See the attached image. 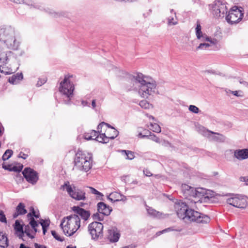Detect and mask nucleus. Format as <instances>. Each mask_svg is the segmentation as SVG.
Segmentation results:
<instances>
[{
    "mask_svg": "<svg viewBox=\"0 0 248 248\" xmlns=\"http://www.w3.org/2000/svg\"><path fill=\"white\" fill-rule=\"evenodd\" d=\"M131 80L134 85L129 90L137 91L142 98L148 99L157 92L156 82L149 76L138 73L132 77Z\"/></svg>",
    "mask_w": 248,
    "mask_h": 248,
    "instance_id": "obj_1",
    "label": "nucleus"
},
{
    "mask_svg": "<svg viewBox=\"0 0 248 248\" xmlns=\"http://www.w3.org/2000/svg\"><path fill=\"white\" fill-rule=\"evenodd\" d=\"M0 41L9 49L17 50L20 43L16 38V31L11 26L3 25L0 27Z\"/></svg>",
    "mask_w": 248,
    "mask_h": 248,
    "instance_id": "obj_2",
    "label": "nucleus"
},
{
    "mask_svg": "<svg viewBox=\"0 0 248 248\" xmlns=\"http://www.w3.org/2000/svg\"><path fill=\"white\" fill-rule=\"evenodd\" d=\"M80 224L78 215L73 214L63 218L60 226L66 235L71 236L79 229Z\"/></svg>",
    "mask_w": 248,
    "mask_h": 248,
    "instance_id": "obj_3",
    "label": "nucleus"
},
{
    "mask_svg": "<svg viewBox=\"0 0 248 248\" xmlns=\"http://www.w3.org/2000/svg\"><path fill=\"white\" fill-rule=\"evenodd\" d=\"M74 162L76 170L87 172L92 167V155L88 153L78 150L76 154Z\"/></svg>",
    "mask_w": 248,
    "mask_h": 248,
    "instance_id": "obj_4",
    "label": "nucleus"
},
{
    "mask_svg": "<svg viewBox=\"0 0 248 248\" xmlns=\"http://www.w3.org/2000/svg\"><path fill=\"white\" fill-rule=\"evenodd\" d=\"M61 187L62 188H66L67 193L72 199L76 201L86 200L85 191L74 185H70L68 181L65 182Z\"/></svg>",
    "mask_w": 248,
    "mask_h": 248,
    "instance_id": "obj_5",
    "label": "nucleus"
},
{
    "mask_svg": "<svg viewBox=\"0 0 248 248\" xmlns=\"http://www.w3.org/2000/svg\"><path fill=\"white\" fill-rule=\"evenodd\" d=\"M181 190L184 196L186 199L190 197L196 199L197 197H205L206 195V189L201 187L195 188L186 184L182 185Z\"/></svg>",
    "mask_w": 248,
    "mask_h": 248,
    "instance_id": "obj_6",
    "label": "nucleus"
},
{
    "mask_svg": "<svg viewBox=\"0 0 248 248\" xmlns=\"http://www.w3.org/2000/svg\"><path fill=\"white\" fill-rule=\"evenodd\" d=\"M73 78V75L65 76L63 81L60 83L59 88L60 92L66 96L68 99V102L73 95L74 86L70 78Z\"/></svg>",
    "mask_w": 248,
    "mask_h": 248,
    "instance_id": "obj_7",
    "label": "nucleus"
},
{
    "mask_svg": "<svg viewBox=\"0 0 248 248\" xmlns=\"http://www.w3.org/2000/svg\"><path fill=\"white\" fill-rule=\"evenodd\" d=\"M185 221H194L199 223H207L210 222V217L206 215L195 211L194 209L188 210L186 216Z\"/></svg>",
    "mask_w": 248,
    "mask_h": 248,
    "instance_id": "obj_8",
    "label": "nucleus"
},
{
    "mask_svg": "<svg viewBox=\"0 0 248 248\" xmlns=\"http://www.w3.org/2000/svg\"><path fill=\"white\" fill-rule=\"evenodd\" d=\"M209 7L213 16L216 17H223L227 13L225 4L221 0H215L209 5Z\"/></svg>",
    "mask_w": 248,
    "mask_h": 248,
    "instance_id": "obj_9",
    "label": "nucleus"
},
{
    "mask_svg": "<svg viewBox=\"0 0 248 248\" xmlns=\"http://www.w3.org/2000/svg\"><path fill=\"white\" fill-rule=\"evenodd\" d=\"M88 229L93 239H97L103 236V225L100 222H93L89 225Z\"/></svg>",
    "mask_w": 248,
    "mask_h": 248,
    "instance_id": "obj_10",
    "label": "nucleus"
},
{
    "mask_svg": "<svg viewBox=\"0 0 248 248\" xmlns=\"http://www.w3.org/2000/svg\"><path fill=\"white\" fill-rule=\"evenodd\" d=\"M243 14L236 7H233L226 16V20L230 24L238 23L242 19Z\"/></svg>",
    "mask_w": 248,
    "mask_h": 248,
    "instance_id": "obj_11",
    "label": "nucleus"
},
{
    "mask_svg": "<svg viewBox=\"0 0 248 248\" xmlns=\"http://www.w3.org/2000/svg\"><path fill=\"white\" fill-rule=\"evenodd\" d=\"M97 210L98 213L94 214L93 218L94 219L101 221L103 219L104 215L108 216L110 214L112 208L105 203L99 202L97 203Z\"/></svg>",
    "mask_w": 248,
    "mask_h": 248,
    "instance_id": "obj_12",
    "label": "nucleus"
},
{
    "mask_svg": "<svg viewBox=\"0 0 248 248\" xmlns=\"http://www.w3.org/2000/svg\"><path fill=\"white\" fill-rule=\"evenodd\" d=\"M227 202L235 207L239 208H245L247 205L246 197L243 195H237L228 198Z\"/></svg>",
    "mask_w": 248,
    "mask_h": 248,
    "instance_id": "obj_13",
    "label": "nucleus"
},
{
    "mask_svg": "<svg viewBox=\"0 0 248 248\" xmlns=\"http://www.w3.org/2000/svg\"><path fill=\"white\" fill-rule=\"evenodd\" d=\"M113 134H110L109 133L107 134L105 132H98L99 133V135H97L96 137H95V139L96 141L101 142V143H107L109 142V139H114L116 138L119 132L117 129H110ZM100 131V129L99 130Z\"/></svg>",
    "mask_w": 248,
    "mask_h": 248,
    "instance_id": "obj_14",
    "label": "nucleus"
},
{
    "mask_svg": "<svg viewBox=\"0 0 248 248\" xmlns=\"http://www.w3.org/2000/svg\"><path fill=\"white\" fill-rule=\"evenodd\" d=\"M22 174L26 181L32 185H35L38 180V173L30 168H26Z\"/></svg>",
    "mask_w": 248,
    "mask_h": 248,
    "instance_id": "obj_15",
    "label": "nucleus"
},
{
    "mask_svg": "<svg viewBox=\"0 0 248 248\" xmlns=\"http://www.w3.org/2000/svg\"><path fill=\"white\" fill-rule=\"evenodd\" d=\"M188 207L185 202L181 201L176 202L174 204V209L178 217L181 219H186V216L188 212Z\"/></svg>",
    "mask_w": 248,
    "mask_h": 248,
    "instance_id": "obj_16",
    "label": "nucleus"
},
{
    "mask_svg": "<svg viewBox=\"0 0 248 248\" xmlns=\"http://www.w3.org/2000/svg\"><path fill=\"white\" fill-rule=\"evenodd\" d=\"M73 211L84 220V221H87L90 217V212L89 211L85 210V209L79 207V206H73L72 207Z\"/></svg>",
    "mask_w": 248,
    "mask_h": 248,
    "instance_id": "obj_17",
    "label": "nucleus"
},
{
    "mask_svg": "<svg viewBox=\"0 0 248 248\" xmlns=\"http://www.w3.org/2000/svg\"><path fill=\"white\" fill-rule=\"evenodd\" d=\"M208 199V196L205 195V197H197L195 200L188 199L186 202H185L186 207H188V210L194 209L196 208V204L198 203H202L205 199Z\"/></svg>",
    "mask_w": 248,
    "mask_h": 248,
    "instance_id": "obj_18",
    "label": "nucleus"
},
{
    "mask_svg": "<svg viewBox=\"0 0 248 248\" xmlns=\"http://www.w3.org/2000/svg\"><path fill=\"white\" fill-rule=\"evenodd\" d=\"M108 233V238L110 242H116L119 240L120 234L116 228L109 229Z\"/></svg>",
    "mask_w": 248,
    "mask_h": 248,
    "instance_id": "obj_19",
    "label": "nucleus"
},
{
    "mask_svg": "<svg viewBox=\"0 0 248 248\" xmlns=\"http://www.w3.org/2000/svg\"><path fill=\"white\" fill-rule=\"evenodd\" d=\"M234 156L239 160L248 158V149L236 150L234 152Z\"/></svg>",
    "mask_w": 248,
    "mask_h": 248,
    "instance_id": "obj_20",
    "label": "nucleus"
},
{
    "mask_svg": "<svg viewBox=\"0 0 248 248\" xmlns=\"http://www.w3.org/2000/svg\"><path fill=\"white\" fill-rule=\"evenodd\" d=\"M27 212L25 205L23 203L20 202L16 207V212L13 214V216L15 218L19 215H25Z\"/></svg>",
    "mask_w": 248,
    "mask_h": 248,
    "instance_id": "obj_21",
    "label": "nucleus"
},
{
    "mask_svg": "<svg viewBox=\"0 0 248 248\" xmlns=\"http://www.w3.org/2000/svg\"><path fill=\"white\" fill-rule=\"evenodd\" d=\"M116 129L114 127L111 126L108 124H107L105 122H101L97 126V130L99 132V130L100 129V132H105L107 134L109 133V132H112V131L110 129Z\"/></svg>",
    "mask_w": 248,
    "mask_h": 248,
    "instance_id": "obj_22",
    "label": "nucleus"
},
{
    "mask_svg": "<svg viewBox=\"0 0 248 248\" xmlns=\"http://www.w3.org/2000/svg\"><path fill=\"white\" fill-rule=\"evenodd\" d=\"M14 229L17 232L19 233V234L18 235V237L23 240V236H24V228L23 225L20 223L19 220H16L14 225Z\"/></svg>",
    "mask_w": 248,
    "mask_h": 248,
    "instance_id": "obj_23",
    "label": "nucleus"
},
{
    "mask_svg": "<svg viewBox=\"0 0 248 248\" xmlns=\"http://www.w3.org/2000/svg\"><path fill=\"white\" fill-rule=\"evenodd\" d=\"M22 73H17L9 78L8 81L12 84H16L23 79Z\"/></svg>",
    "mask_w": 248,
    "mask_h": 248,
    "instance_id": "obj_24",
    "label": "nucleus"
},
{
    "mask_svg": "<svg viewBox=\"0 0 248 248\" xmlns=\"http://www.w3.org/2000/svg\"><path fill=\"white\" fill-rule=\"evenodd\" d=\"M197 38L201 42H208L210 43L212 45H216L217 43V41L216 39L212 38L211 37L208 36L205 33L201 35L200 37Z\"/></svg>",
    "mask_w": 248,
    "mask_h": 248,
    "instance_id": "obj_25",
    "label": "nucleus"
},
{
    "mask_svg": "<svg viewBox=\"0 0 248 248\" xmlns=\"http://www.w3.org/2000/svg\"><path fill=\"white\" fill-rule=\"evenodd\" d=\"M7 54L0 49V71L1 73H3V70L1 69L3 66L7 63Z\"/></svg>",
    "mask_w": 248,
    "mask_h": 248,
    "instance_id": "obj_26",
    "label": "nucleus"
},
{
    "mask_svg": "<svg viewBox=\"0 0 248 248\" xmlns=\"http://www.w3.org/2000/svg\"><path fill=\"white\" fill-rule=\"evenodd\" d=\"M146 209L147 210L148 214L150 216L155 217H161L162 213H161L160 212L156 211L155 209L150 207H147Z\"/></svg>",
    "mask_w": 248,
    "mask_h": 248,
    "instance_id": "obj_27",
    "label": "nucleus"
},
{
    "mask_svg": "<svg viewBox=\"0 0 248 248\" xmlns=\"http://www.w3.org/2000/svg\"><path fill=\"white\" fill-rule=\"evenodd\" d=\"M139 105L141 108L144 109H150L153 108L152 104H150L146 100H143L140 102Z\"/></svg>",
    "mask_w": 248,
    "mask_h": 248,
    "instance_id": "obj_28",
    "label": "nucleus"
},
{
    "mask_svg": "<svg viewBox=\"0 0 248 248\" xmlns=\"http://www.w3.org/2000/svg\"><path fill=\"white\" fill-rule=\"evenodd\" d=\"M119 196H121L119 194V193L115 192L110 193L108 197V198L111 202H115L121 200L120 199H119Z\"/></svg>",
    "mask_w": 248,
    "mask_h": 248,
    "instance_id": "obj_29",
    "label": "nucleus"
},
{
    "mask_svg": "<svg viewBox=\"0 0 248 248\" xmlns=\"http://www.w3.org/2000/svg\"><path fill=\"white\" fill-rule=\"evenodd\" d=\"M0 243L3 245L2 246H5V248L8 246V238L2 232H0Z\"/></svg>",
    "mask_w": 248,
    "mask_h": 248,
    "instance_id": "obj_30",
    "label": "nucleus"
},
{
    "mask_svg": "<svg viewBox=\"0 0 248 248\" xmlns=\"http://www.w3.org/2000/svg\"><path fill=\"white\" fill-rule=\"evenodd\" d=\"M174 15L173 16H169L167 18L168 24L169 26L176 25L178 24L176 14L174 13Z\"/></svg>",
    "mask_w": 248,
    "mask_h": 248,
    "instance_id": "obj_31",
    "label": "nucleus"
},
{
    "mask_svg": "<svg viewBox=\"0 0 248 248\" xmlns=\"http://www.w3.org/2000/svg\"><path fill=\"white\" fill-rule=\"evenodd\" d=\"M151 129L154 132L160 133L161 129L160 126L156 123H150Z\"/></svg>",
    "mask_w": 248,
    "mask_h": 248,
    "instance_id": "obj_32",
    "label": "nucleus"
},
{
    "mask_svg": "<svg viewBox=\"0 0 248 248\" xmlns=\"http://www.w3.org/2000/svg\"><path fill=\"white\" fill-rule=\"evenodd\" d=\"M195 33L197 38L200 37L201 35L204 34L202 31V27L198 22L197 23V26L195 28Z\"/></svg>",
    "mask_w": 248,
    "mask_h": 248,
    "instance_id": "obj_33",
    "label": "nucleus"
},
{
    "mask_svg": "<svg viewBox=\"0 0 248 248\" xmlns=\"http://www.w3.org/2000/svg\"><path fill=\"white\" fill-rule=\"evenodd\" d=\"M122 153H124L126 155V159L132 160L135 157L134 154L133 152L128 150H122Z\"/></svg>",
    "mask_w": 248,
    "mask_h": 248,
    "instance_id": "obj_34",
    "label": "nucleus"
},
{
    "mask_svg": "<svg viewBox=\"0 0 248 248\" xmlns=\"http://www.w3.org/2000/svg\"><path fill=\"white\" fill-rule=\"evenodd\" d=\"M13 151L12 150H7L2 155V160L5 161L8 159L12 155Z\"/></svg>",
    "mask_w": 248,
    "mask_h": 248,
    "instance_id": "obj_35",
    "label": "nucleus"
},
{
    "mask_svg": "<svg viewBox=\"0 0 248 248\" xmlns=\"http://www.w3.org/2000/svg\"><path fill=\"white\" fill-rule=\"evenodd\" d=\"M49 13L54 17L66 16H67V14L65 12L57 13L53 11L52 12H49Z\"/></svg>",
    "mask_w": 248,
    "mask_h": 248,
    "instance_id": "obj_36",
    "label": "nucleus"
},
{
    "mask_svg": "<svg viewBox=\"0 0 248 248\" xmlns=\"http://www.w3.org/2000/svg\"><path fill=\"white\" fill-rule=\"evenodd\" d=\"M30 224L31 228L33 229L34 233L37 232L36 227L38 226L37 222L33 217H32L30 221Z\"/></svg>",
    "mask_w": 248,
    "mask_h": 248,
    "instance_id": "obj_37",
    "label": "nucleus"
},
{
    "mask_svg": "<svg viewBox=\"0 0 248 248\" xmlns=\"http://www.w3.org/2000/svg\"><path fill=\"white\" fill-rule=\"evenodd\" d=\"M24 233H26L28 237L31 239L34 238V236L31 235L30 233V227L29 225L25 226L24 230Z\"/></svg>",
    "mask_w": 248,
    "mask_h": 248,
    "instance_id": "obj_38",
    "label": "nucleus"
},
{
    "mask_svg": "<svg viewBox=\"0 0 248 248\" xmlns=\"http://www.w3.org/2000/svg\"><path fill=\"white\" fill-rule=\"evenodd\" d=\"M212 45V44L208 43H201L199 46L197 47V49H205L207 47H209V46H211Z\"/></svg>",
    "mask_w": 248,
    "mask_h": 248,
    "instance_id": "obj_39",
    "label": "nucleus"
},
{
    "mask_svg": "<svg viewBox=\"0 0 248 248\" xmlns=\"http://www.w3.org/2000/svg\"><path fill=\"white\" fill-rule=\"evenodd\" d=\"M188 109L190 111L196 114L198 113L200 111L199 108L197 107L192 105L189 106Z\"/></svg>",
    "mask_w": 248,
    "mask_h": 248,
    "instance_id": "obj_40",
    "label": "nucleus"
},
{
    "mask_svg": "<svg viewBox=\"0 0 248 248\" xmlns=\"http://www.w3.org/2000/svg\"><path fill=\"white\" fill-rule=\"evenodd\" d=\"M90 188L91 189V192L92 194L96 195L97 198H100V197H103V194L101 193V192H99L98 191H97L95 188L92 187H90Z\"/></svg>",
    "mask_w": 248,
    "mask_h": 248,
    "instance_id": "obj_41",
    "label": "nucleus"
},
{
    "mask_svg": "<svg viewBox=\"0 0 248 248\" xmlns=\"http://www.w3.org/2000/svg\"><path fill=\"white\" fill-rule=\"evenodd\" d=\"M0 222L7 223V219L3 211L0 210Z\"/></svg>",
    "mask_w": 248,
    "mask_h": 248,
    "instance_id": "obj_42",
    "label": "nucleus"
},
{
    "mask_svg": "<svg viewBox=\"0 0 248 248\" xmlns=\"http://www.w3.org/2000/svg\"><path fill=\"white\" fill-rule=\"evenodd\" d=\"M51 234L57 240L60 242H62L63 241L64 239L59 236L55 231H51Z\"/></svg>",
    "mask_w": 248,
    "mask_h": 248,
    "instance_id": "obj_43",
    "label": "nucleus"
},
{
    "mask_svg": "<svg viewBox=\"0 0 248 248\" xmlns=\"http://www.w3.org/2000/svg\"><path fill=\"white\" fill-rule=\"evenodd\" d=\"M10 1L14 2L16 3H25L26 4L29 5L31 3V0H10Z\"/></svg>",
    "mask_w": 248,
    "mask_h": 248,
    "instance_id": "obj_44",
    "label": "nucleus"
},
{
    "mask_svg": "<svg viewBox=\"0 0 248 248\" xmlns=\"http://www.w3.org/2000/svg\"><path fill=\"white\" fill-rule=\"evenodd\" d=\"M148 138L156 142V143H160L159 139L154 134H150V136H148Z\"/></svg>",
    "mask_w": 248,
    "mask_h": 248,
    "instance_id": "obj_45",
    "label": "nucleus"
},
{
    "mask_svg": "<svg viewBox=\"0 0 248 248\" xmlns=\"http://www.w3.org/2000/svg\"><path fill=\"white\" fill-rule=\"evenodd\" d=\"M202 131H203V134L205 136H210L211 134H215V133H214L213 132H211L210 131H208L207 130H206L204 127H202ZM216 134H217L218 135H219V134L218 133H216Z\"/></svg>",
    "mask_w": 248,
    "mask_h": 248,
    "instance_id": "obj_46",
    "label": "nucleus"
},
{
    "mask_svg": "<svg viewBox=\"0 0 248 248\" xmlns=\"http://www.w3.org/2000/svg\"><path fill=\"white\" fill-rule=\"evenodd\" d=\"M23 168V166H14L10 169V171H13L15 172H19Z\"/></svg>",
    "mask_w": 248,
    "mask_h": 248,
    "instance_id": "obj_47",
    "label": "nucleus"
},
{
    "mask_svg": "<svg viewBox=\"0 0 248 248\" xmlns=\"http://www.w3.org/2000/svg\"><path fill=\"white\" fill-rule=\"evenodd\" d=\"M170 231L180 232V231H181V229H175L174 228V227H169V228H166L163 230V232H169Z\"/></svg>",
    "mask_w": 248,
    "mask_h": 248,
    "instance_id": "obj_48",
    "label": "nucleus"
},
{
    "mask_svg": "<svg viewBox=\"0 0 248 248\" xmlns=\"http://www.w3.org/2000/svg\"><path fill=\"white\" fill-rule=\"evenodd\" d=\"M46 80L45 78L43 79H39L36 85L38 86H41L42 85L46 83Z\"/></svg>",
    "mask_w": 248,
    "mask_h": 248,
    "instance_id": "obj_49",
    "label": "nucleus"
},
{
    "mask_svg": "<svg viewBox=\"0 0 248 248\" xmlns=\"http://www.w3.org/2000/svg\"><path fill=\"white\" fill-rule=\"evenodd\" d=\"M84 138L86 140H93L92 136L89 133H85L84 135Z\"/></svg>",
    "mask_w": 248,
    "mask_h": 248,
    "instance_id": "obj_50",
    "label": "nucleus"
},
{
    "mask_svg": "<svg viewBox=\"0 0 248 248\" xmlns=\"http://www.w3.org/2000/svg\"><path fill=\"white\" fill-rule=\"evenodd\" d=\"M98 131H96L95 130H92V131L90 133V134L93 137V140L95 139V137H96L98 135Z\"/></svg>",
    "mask_w": 248,
    "mask_h": 248,
    "instance_id": "obj_51",
    "label": "nucleus"
},
{
    "mask_svg": "<svg viewBox=\"0 0 248 248\" xmlns=\"http://www.w3.org/2000/svg\"><path fill=\"white\" fill-rule=\"evenodd\" d=\"M28 216H33L35 218H38L39 217V214H36L35 212L33 209H32L31 213H29Z\"/></svg>",
    "mask_w": 248,
    "mask_h": 248,
    "instance_id": "obj_52",
    "label": "nucleus"
},
{
    "mask_svg": "<svg viewBox=\"0 0 248 248\" xmlns=\"http://www.w3.org/2000/svg\"><path fill=\"white\" fill-rule=\"evenodd\" d=\"M143 173L146 176L148 177L153 175V174L150 172V171L147 169L144 170Z\"/></svg>",
    "mask_w": 248,
    "mask_h": 248,
    "instance_id": "obj_53",
    "label": "nucleus"
},
{
    "mask_svg": "<svg viewBox=\"0 0 248 248\" xmlns=\"http://www.w3.org/2000/svg\"><path fill=\"white\" fill-rule=\"evenodd\" d=\"M28 155L27 154H25L22 152H20L18 155V157L22 158L24 159H26L28 157Z\"/></svg>",
    "mask_w": 248,
    "mask_h": 248,
    "instance_id": "obj_54",
    "label": "nucleus"
},
{
    "mask_svg": "<svg viewBox=\"0 0 248 248\" xmlns=\"http://www.w3.org/2000/svg\"><path fill=\"white\" fill-rule=\"evenodd\" d=\"M40 224L42 225H44V226H45V227H47L49 226V223L47 222V220H44L43 219H42L40 222Z\"/></svg>",
    "mask_w": 248,
    "mask_h": 248,
    "instance_id": "obj_55",
    "label": "nucleus"
},
{
    "mask_svg": "<svg viewBox=\"0 0 248 248\" xmlns=\"http://www.w3.org/2000/svg\"><path fill=\"white\" fill-rule=\"evenodd\" d=\"M92 108L93 109L96 110V100L93 99L92 101Z\"/></svg>",
    "mask_w": 248,
    "mask_h": 248,
    "instance_id": "obj_56",
    "label": "nucleus"
},
{
    "mask_svg": "<svg viewBox=\"0 0 248 248\" xmlns=\"http://www.w3.org/2000/svg\"><path fill=\"white\" fill-rule=\"evenodd\" d=\"M81 105L83 107H86V106L90 107L89 103L87 101L82 100L81 101Z\"/></svg>",
    "mask_w": 248,
    "mask_h": 248,
    "instance_id": "obj_57",
    "label": "nucleus"
},
{
    "mask_svg": "<svg viewBox=\"0 0 248 248\" xmlns=\"http://www.w3.org/2000/svg\"><path fill=\"white\" fill-rule=\"evenodd\" d=\"M35 248H46V247L44 245H41L35 243L34 244Z\"/></svg>",
    "mask_w": 248,
    "mask_h": 248,
    "instance_id": "obj_58",
    "label": "nucleus"
},
{
    "mask_svg": "<svg viewBox=\"0 0 248 248\" xmlns=\"http://www.w3.org/2000/svg\"><path fill=\"white\" fill-rule=\"evenodd\" d=\"M230 92H231L235 96H242V95H240V94H238V91H230Z\"/></svg>",
    "mask_w": 248,
    "mask_h": 248,
    "instance_id": "obj_59",
    "label": "nucleus"
},
{
    "mask_svg": "<svg viewBox=\"0 0 248 248\" xmlns=\"http://www.w3.org/2000/svg\"><path fill=\"white\" fill-rule=\"evenodd\" d=\"M9 166L5 165L4 164H2V168L4 169L5 170H8L10 171V169H11V168L9 167Z\"/></svg>",
    "mask_w": 248,
    "mask_h": 248,
    "instance_id": "obj_60",
    "label": "nucleus"
},
{
    "mask_svg": "<svg viewBox=\"0 0 248 248\" xmlns=\"http://www.w3.org/2000/svg\"><path fill=\"white\" fill-rule=\"evenodd\" d=\"M240 83L242 84L243 85L248 87V82L244 81H239Z\"/></svg>",
    "mask_w": 248,
    "mask_h": 248,
    "instance_id": "obj_61",
    "label": "nucleus"
},
{
    "mask_svg": "<svg viewBox=\"0 0 248 248\" xmlns=\"http://www.w3.org/2000/svg\"><path fill=\"white\" fill-rule=\"evenodd\" d=\"M138 137L141 138H148L147 135H143L141 133H140L138 135Z\"/></svg>",
    "mask_w": 248,
    "mask_h": 248,
    "instance_id": "obj_62",
    "label": "nucleus"
},
{
    "mask_svg": "<svg viewBox=\"0 0 248 248\" xmlns=\"http://www.w3.org/2000/svg\"><path fill=\"white\" fill-rule=\"evenodd\" d=\"M145 115L147 117H148L149 118V119H152V120H155V117L154 116H153L152 115H150L148 113H146Z\"/></svg>",
    "mask_w": 248,
    "mask_h": 248,
    "instance_id": "obj_63",
    "label": "nucleus"
},
{
    "mask_svg": "<svg viewBox=\"0 0 248 248\" xmlns=\"http://www.w3.org/2000/svg\"><path fill=\"white\" fill-rule=\"evenodd\" d=\"M242 179H243V181L246 183V185H248V178L244 177L242 178Z\"/></svg>",
    "mask_w": 248,
    "mask_h": 248,
    "instance_id": "obj_64",
    "label": "nucleus"
}]
</instances>
